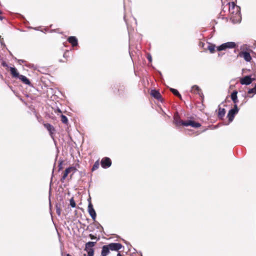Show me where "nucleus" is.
I'll use <instances>...</instances> for the list:
<instances>
[{"instance_id": "f257e3e1", "label": "nucleus", "mask_w": 256, "mask_h": 256, "mask_svg": "<svg viewBox=\"0 0 256 256\" xmlns=\"http://www.w3.org/2000/svg\"><path fill=\"white\" fill-rule=\"evenodd\" d=\"M228 4L230 20L234 24L240 22L242 20L240 7L236 5L234 2H229Z\"/></svg>"}, {"instance_id": "f03ea898", "label": "nucleus", "mask_w": 256, "mask_h": 256, "mask_svg": "<svg viewBox=\"0 0 256 256\" xmlns=\"http://www.w3.org/2000/svg\"><path fill=\"white\" fill-rule=\"evenodd\" d=\"M237 46L236 42H228L222 44L217 46L216 50L218 51L226 50L227 49L234 48Z\"/></svg>"}, {"instance_id": "7ed1b4c3", "label": "nucleus", "mask_w": 256, "mask_h": 256, "mask_svg": "<svg viewBox=\"0 0 256 256\" xmlns=\"http://www.w3.org/2000/svg\"><path fill=\"white\" fill-rule=\"evenodd\" d=\"M96 242H89L86 244L84 250L88 254V256H93L94 254V250L93 247L94 246Z\"/></svg>"}, {"instance_id": "20e7f679", "label": "nucleus", "mask_w": 256, "mask_h": 256, "mask_svg": "<svg viewBox=\"0 0 256 256\" xmlns=\"http://www.w3.org/2000/svg\"><path fill=\"white\" fill-rule=\"evenodd\" d=\"M238 112V108L237 104H234L233 108L230 110L228 114V121L230 122H232L234 117V116Z\"/></svg>"}, {"instance_id": "39448f33", "label": "nucleus", "mask_w": 256, "mask_h": 256, "mask_svg": "<svg viewBox=\"0 0 256 256\" xmlns=\"http://www.w3.org/2000/svg\"><path fill=\"white\" fill-rule=\"evenodd\" d=\"M182 124L184 126H191L192 128H198L201 126V124L199 122H195L194 121L188 120L186 122H182Z\"/></svg>"}, {"instance_id": "423d86ee", "label": "nucleus", "mask_w": 256, "mask_h": 256, "mask_svg": "<svg viewBox=\"0 0 256 256\" xmlns=\"http://www.w3.org/2000/svg\"><path fill=\"white\" fill-rule=\"evenodd\" d=\"M254 78H252L250 76H246L240 80V82L242 85L250 84Z\"/></svg>"}, {"instance_id": "0eeeda50", "label": "nucleus", "mask_w": 256, "mask_h": 256, "mask_svg": "<svg viewBox=\"0 0 256 256\" xmlns=\"http://www.w3.org/2000/svg\"><path fill=\"white\" fill-rule=\"evenodd\" d=\"M112 164V162L109 158L105 157L102 158L101 160V166L104 168H106L110 166Z\"/></svg>"}, {"instance_id": "6e6552de", "label": "nucleus", "mask_w": 256, "mask_h": 256, "mask_svg": "<svg viewBox=\"0 0 256 256\" xmlns=\"http://www.w3.org/2000/svg\"><path fill=\"white\" fill-rule=\"evenodd\" d=\"M88 212L90 215V216L92 217V219L94 220H95L96 218V214L95 210H94V208H93V206L90 202L88 204Z\"/></svg>"}, {"instance_id": "1a4fd4ad", "label": "nucleus", "mask_w": 256, "mask_h": 256, "mask_svg": "<svg viewBox=\"0 0 256 256\" xmlns=\"http://www.w3.org/2000/svg\"><path fill=\"white\" fill-rule=\"evenodd\" d=\"M111 250L118 251L122 248V245L120 243H111L108 244Z\"/></svg>"}, {"instance_id": "9d476101", "label": "nucleus", "mask_w": 256, "mask_h": 256, "mask_svg": "<svg viewBox=\"0 0 256 256\" xmlns=\"http://www.w3.org/2000/svg\"><path fill=\"white\" fill-rule=\"evenodd\" d=\"M239 56L243 58L247 62H250L252 60V56L250 54L247 52H241L239 53Z\"/></svg>"}, {"instance_id": "9b49d317", "label": "nucleus", "mask_w": 256, "mask_h": 256, "mask_svg": "<svg viewBox=\"0 0 256 256\" xmlns=\"http://www.w3.org/2000/svg\"><path fill=\"white\" fill-rule=\"evenodd\" d=\"M68 40L70 44H71L72 46H75L78 45V39L75 36H70L68 38Z\"/></svg>"}, {"instance_id": "f8f14e48", "label": "nucleus", "mask_w": 256, "mask_h": 256, "mask_svg": "<svg viewBox=\"0 0 256 256\" xmlns=\"http://www.w3.org/2000/svg\"><path fill=\"white\" fill-rule=\"evenodd\" d=\"M110 248L108 245H104L102 247V250L101 252L102 256H106L110 252Z\"/></svg>"}, {"instance_id": "ddd939ff", "label": "nucleus", "mask_w": 256, "mask_h": 256, "mask_svg": "<svg viewBox=\"0 0 256 256\" xmlns=\"http://www.w3.org/2000/svg\"><path fill=\"white\" fill-rule=\"evenodd\" d=\"M150 94L154 98H156L158 100H160L162 98V96H161L160 93L158 91H157L155 90H151Z\"/></svg>"}, {"instance_id": "4468645a", "label": "nucleus", "mask_w": 256, "mask_h": 256, "mask_svg": "<svg viewBox=\"0 0 256 256\" xmlns=\"http://www.w3.org/2000/svg\"><path fill=\"white\" fill-rule=\"evenodd\" d=\"M44 126L47 129V130L50 132V135L53 138L52 134L54 132V127L50 124H44Z\"/></svg>"}, {"instance_id": "2eb2a0df", "label": "nucleus", "mask_w": 256, "mask_h": 256, "mask_svg": "<svg viewBox=\"0 0 256 256\" xmlns=\"http://www.w3.org/2000/svg\"><path fill=\"white\" fill-rule=\"evenodd\" d=\"M237 94L238 92L236 90H234L231 94V98L232 102L234 103V104H237V103L238 102Z\"/></svg>"}, {"instance_id": "dca6fc26", "label": "nucleus", "mask_w": 256, "mask_h": 256, "mask_svg": "<svg viewBox=\"0 0 256 256\" xmlns=\"http://www.w3.org/2000/svg\"><path fill=\"white\" fill-rule=\"evenodd\" d=\"M217 47L214 44L212 43H208L207 48L208 50L211 54H214L216 52V48Z\"/></svg>"}, {"instance_id": "f3484780", "label": "nucleus", "mask_w": 256, "mask_h": 256, "mask_svg": "<svg viewBox=\"0 0 256 256\" xmlns=\"http://www.w3.org/2000/svg\"><path fill=\"white\" fill-rule=\"evenodd\" d=\"M191 92L194 94H198L200 95L202 92L201 90L197 85H194L192 87Z\"/></svg>"}, {"instance_id": "a211bd4d", "label": "nucleus", "mask_w": 256, "mask_h": 256, "mask_svg": "<svg viewBox=\"0 0 256 256\" xmlns=\"http://www.w3.org/2000/svg\"><path fill=\"white\" fill-rule=\"evenodd\" d=\"M20 80L24 84L30 85V82L29 80L24 76L23 75H20L18 77Z\"/></svg>"}, {"instance_id": "6ab92c4d", "label": "nucleus", "mask_w": 256, "mask_h": 256, "mask_svg": "<svg viewBox=\"0 0 256 256\" xmlns=\"http://www.w3.org/2000/svg\"><path fill=\"white\" fill-rule=\"evenodd\" d=\"M225 113L226 111L224 108L219 107L218 113V118L221 119L225 115Z\"/></svg>"}, {"instance_id": "aec40b11", "label": "nucleus", "mask_w": 256, "mask_h": 256, "mask_svg": "<svg viewBox=\"0 0 256 256\" xmlns=\"http://www.w3.org/2000/svg\"><path fill=\"white\" fill-rule=\"evenodd\" d=\"M248 94H252V96L248 95V96L250 98H252L254 95L256 94V84L254 85V88H250L248 92Z\"/></svg>"}, {"instance_id": "412c9836", "label": "nucleus", "mask_w": 256, "mask_h": 256, "mask_svg": "<svg viewBox=\"0 0 256 256\" xmlns=\"http://www.w3.org/2000/svg\"><path fill=\"white\" fill-rule=\"evenodd\" d=\"M10 71L12 75L16 78H18L20 75H19L18 72H17L16 69L15 68L11 67L10 68Z\"/></svg>"}, {"instance_id": "4be33fe9", "label": "nucleus", "mask_w": 256, "mask_h": 256, "mask_svg": "<svg viewBox=\"0 0 256 256\" xmlns=\"http://www.w3.org/2000/svg\"><path fill=\"white\" fill-rule=\"evenodd\" d=\"M174 124H176V126H179L180 125H182V122H184L179 120V118L178 117H176V116H174Z\"/></svg>"}, {"instance_id": "5701e85b", "label": "nucleus", "mask_w": 256, "mask_h": 256, "mask_svg": "<svg viewBox=\"0 0 256 256\" xmlns=\"http://www.w3.org/2000/svg\"><path fill=\"white\" fill-rule=\"evenodd\" d=\"M76 168L74 166H70L65 170L64 172H66L68 174L70 172L73 171V173H74L76 171Z\"/></svg>"}, {"instance_id": "b1692460", "label": "nucleus", "mask_w": 256, "mask_h": 256, "mask_svg": "<svg viewBox=\"0 0 256 256\" xmlns=\"http://www.w3.org/2000/svg\"><path fill=\"white\" fill-rule=\"evenodd\" d=\"M170 91L177 96L179 97L180 98H182V96L179 93V92L176 89L170 88Z\"/></svg>"}, {"instance_id": "393cba45", "label": "nucleus", "mask_w": 256, "mask_h": 256, "mask_svg": "<svg viewBox=\"0 0 256 256\" xmlns=\"http://www.w3.org/2000/svg\"><path fill=\"white\" fill-rule=\"evenodd\" d=\"M99 166H100V163H99V161L98 160L94 162V164L92 168V170L94 171L95 170H97L99 168Z\"/></svg>"}, {"instance_id": "a878e982", "label": "nucleus", "mask_w": 256, "mask_h": 256, "mask_svg": "<svg viewBox=\"0 0 256 256\" xmlns=\"http://www.w3.org/2000/svg\"><path fill=\"white\" fill-rule=\"evenodd\" d=\"M61 120L62 123L64 124H67L68 122V120L66 116L62 114L61 115Z\"/></svg>"}, {"instance_id": "bb28decb", "label": "nucleus", "mask_w": 256, "mask_h": 256, "mask_svg": "<svg viewBox=\"0 0 256 256\" xmlns=\"http://www.w3.org/2000/svg\"><path fill=\"white\" fill-rule=\"evenodd\" d=\"M70 206L72 207V208H75L76 206V202L73 199V198H72L70 200Z\"/></svg>"}, {"instance_id": "cd10ccee", "label": "nucleus", "mask_w": 256, "mask_h": 256, "mask_svg": "<svg viewBox=\"0 0 256 256\" xmlns=\"http://www.w3.org/2000/svg\"><path fill=\"white\" fill-rule=\"evenodd\" d=\"M56 212L58 216H60L61 214V209L60 207L58 206V204L56 205Z\"/></svg>"}, {"instance_id": "c85d7f7f", "label": "nucleus", "mask_w": 256, "mask_h": 256, "mask_svg": "<svg viewBox=\"0 0 256 256\" xmlns=\"http://www.w3.org/2000/svg\"><path fill=\"white\" fill-rule=\"evenodd\" d=\"M68 174L66 173V172H64V175L62 176V179H61V180L62 182H64V180L66 179V178L68 176Z\"/></svg>"}, {"instance_id": "c756f323", "label": "nucleus", "mask_w": 256, "mask_h": 256, "mask_svg": "<svg viewBox=\"0 0 256 256\" xmlns=\"http://www.w3.org/2000/svg\"><path fill=\"white\" fill-rule=\"evenodd\" d=\"M146 58H147L148 60L150 62H152V56L150 54H147Z\"/></svg>"}, {"instance_id": "7c9ffc66", "label": "nucleus", "mask_w": 256, "mask_h": 256, "mask_svg": "<svg viewBox=\"0 0 256 256\" xmlns=\"http://www.w3.org/2000/svg\"><path fill=\"white\" fill-rule=\"evenodd\" d=\"M89 236L92 240H94L96 238V237L92 234H90Z\"/></svg>"}, {"instance_id": "2f4dec72", "label": "nucleus", "mask_w": 256, "mask_h": 256, "mask_svg": "<svg viewBox=\"0 0 256 256\" xmlns=\"http://www.w3.org/2000/svg\"><path fill=\"white\" fill-rule=\"evenodd\" d=\"M18 62L20 64H22L26 62L24 60H18Z\"/></svg>"}, {"instance_id": "473e14b6", "label": "nucleus", "mask_w": 256, "mask_h": 256, "mask_svg": "<svg viewBox=\"0 0 256 256\" xmlns=\"http://www.w3.org/2000/svg\"><path fill=\"white\" fill-rule=\"evenodd\" d=\"M0 43L2 45H4V46H6L4 42V38H2L1 39H0Z\"/></svg>"}, {"instance_id": "72a5a7b5", "label": "nucleus", "mask_w": 256, "mask_h": 256, "mask_svg": "<svg viewBox=\"0 0 256 256\" xmlns=\"http://www.w3.org/2000/svg\"><path fill=\"white\" fill-rule=\"evenodd\" d=\"M2 64L4 67H7L8 66L6 62H2Z\"/></svg>"}, {"instance_id": "f704fd0d", "label": "nucleus", "mask_w": 256, "mask_h": 256, "mask_svg": "<svg viewBox=\"0 0 256 256\" xmlns=\"http://www.w3.org/2000/svg\"><path fill=\"white\" fill-rule=\"evenodd\" d=\"M57 111H58V112H60V113H62V112L61 111V110H60V108H58L57 109Z\"/></svg>"}, {"instance_id": "c9c22d12", "label": "nucleus", "mask_w": 256, "mask_h": 256, "mask_svg": "<svg viewBox=\"0 0 256 256\" xmlns=\"http://www.w3.org/2000/svg\"><path fill=\"white\" fill-rule=\"evenodd\" d=\"M204 44L203 42H202V43H200V46L203 47L204 46Z\"/></svg>"}, {"instance_id": "e433bc0d", "label": "nucleus", "mask_w": 256, "mask_h": 256, "mask_svg": "<svg viewBox=\"0 0 256 256\" xmlns=\"http://www.w3.org/2000/svg\"><path fill=\"white\" fill-rule=\"evenodd\" d=\"M117 256H122L120 254V253H118V254H117Z\"/></svg>"}, {"instance_id": "4c0bfd02", "label": "nucleus", "mask_w": 256, "mask_h": 256, "mask_svg": "<svg viewBox=\"0 0 256 256\" xmlns=\"http://www.w3.org/2000/svg\"><path fill=\"white\" fill-rule=\"evenodd\" d=\"M64 58H66V52H65V53L64 54Z\"/></svg>"}, {"instance_id": "58836bf2", "label": "nucleus", "mask_w": 256, "mask_h": 256, "mask_svg": "<svg viewBox=\"0 0 256 256\" xmlns=\"http://www.w3.org/2000/svg\"><path fill=\"white\" fill-rule=\"evenodd\" d=\"M66 256H71L70 254H67Z\"/></svg>"}, {"instance_id": "ea45409f", "label": "nucleus", "mask_w": 256, "mask_h": 256, "mask_svg": "<svg viewBox=\"0 0 256 256\" xmlns=\"http://www.w3.org/2000/svg\"><path fill=\"white\" fill-rule=\"evenodd\" d=\"M2 16H0V20H2Z\"/></svg>"}, {"instance_id": "a19ab883", "label": "nucleus", "mask_w": 256, "mask_h": 256, "mask_svg": "<svg viewBox=\"0 0 256 256\" xmlns=\"http://www.w3.org/2000/svg\"><path fill=\"white\" fill-rule=\"evenodd\" d=\"M34 30H38V29H37L36 28H34Z\"/></svg>"}, {"instance_id": "79ce46f5", "label": "nucleus", "mask_w": 256, "mask_h": 256, "mask_svg": "<svg viewBox=\"0 0 256 256\" xmlns=\"http://www.w3.org/2000/svg\"><path fill=\"white\" fill-rule=\"evenodd\" d=\"M2 14V12H1V10H0V14Z\"/></svg>"}, {"instance_id": "37998d69", "label": "nucleus", "mask_w": 256, "mask_h": 256, "mask_svg": "<svg viewBox=\"0 0 256 256\" xmlns=\"http://www.w3.org/2000/svg\"><path fill=\"white\" fill-rule=\"evenodd\" d=\"M1 38H1V36H0V39H1Z\"/></svg>"}]
</instances>
